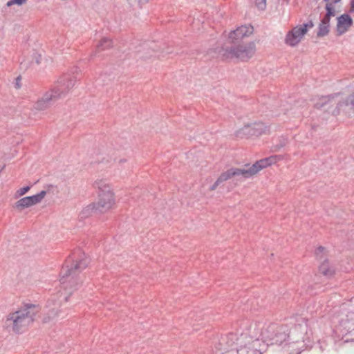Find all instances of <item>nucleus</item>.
Returning a JSON list of instances; mask_svg holds the SVG:
<instances>
[{
  "label": "nucleus",
  "instance_id": "nucleus-30",
  "mask_svg": "<svg viewBox=\"0 0 354 354\" xmlns=\"http://www.w3.org/2000/svg\"><path fill=\"white\" fill-rule=\"evenodd\" d=\"M350 12L351 14L354 13V0L351 2V8H350Z\"/></svg>",
  "mask_w": 354,
  "mask_h": 354
},
{
  "label": "nucleus",
  "instance_id": "nucleus-1",
  "mask_svg": "<svg viewBox=\"0 0 354 354\" xmlns=\"http://www.w3.org/2000/svg\"><path fill=\"white\" fill-rule=\"evenodd\" d=\"M270 337L266 334L259 325L250 326L245 332L239 337L236 334L231 333L227 336L223 342L226 344L230 351H225L223 354H262L266 351L268 343L266 342Z\"/></svg>",
  "mask_w": 354,
  "mask_h": 354
},
{
  "label": "nucleus",
  "instance_id": "nucleus-2",
  "mask_svg": "<svg viewBox=\"0 0 354 354\" xmlns=\"http://www.w3.org/2000/svg\"><path fill=\"white\" fill-rule=\"evenodd\" d=\"M89 263L88 259L82 254L75 261H73L71 266H66L63 268V275L60 279V283L64 290V301H67L72 292L77 289L80 282L77 278V273L85 269Z\"/></svg>",
  "mask_w": 354,
  "mask_h": 354
},
{
  "label": "nucleus",
  "instance_id": "nucleus-15",
  "mask_svg": "<svg viewBox=\"0 0 354 354\" xmlns=\"http://www.w3.org/2000/svg\"><path fill=\"white\" fill-rule=\"evenodd\" d=\"M253 30L252 26H241L230 33L229 39L231 42L238 41L245 37H248L252 35Z\"/></svg>",
  "mask_w": 354,
  "mask_h": 354
},
{
  "label": "nucleus",
  "instance_id": "nucleus-28",
  "mask_svg": "<svg viewBox=\"0 0 354 354\" xmlns=\"http://www.w3.org/2000/svg\"><path fill=\"white\" fill-rule=\"evenodd\" d=\"M33 59H35V62L39 64L41 63V55L40 54H38V53H34L33 55Z\"/></svg>",
  "mask_w": 354,
  "mask_h": 354
},
{
  "label": "nucleus",
  "instance_id": "nucleus-22",
  "mask_svg": "<svg viewBox=\"0 0 354 354\" xmlns=\"http://www.w3.org/2000/svg\"><path fill=\"white\" fill-rule=\"evenodd\" d=\"M30 187L29 186H26V187L19 189L16 192L15 196L19 197V196L24 195L26 193H27L30 190Z\"/></svg>",
  "mask_w": 354,
  "mask_h": 354
},
{
  "label": "nucleus",
  "instance_id": "nucleus-7",
  "mask_svg": "<svg viewBox=\"0 0 354 354\" xmlns=\"http://www.w3.org/2000/svg\"><path fill=\"white\" fill-rule=\"evenodd\" d=\"M222 52V55L227 59L236 57L242 61H247L254 55L256 46L254 42H250L246 44L239 45L230 50L227 48L223 49Z\"/></svg>",
  "mask_w": 354,
  "mask_h": 354
},
{
  "label": "nucleus",
  "instance_id": "nucleus-14",
  "mask_svg": "<svg viewBox=\"0 0 354 354\" xmlns=\"http://www.w3.org/2000/svg\"><path fill=\"white\" fill-rule=\"evenodd\" d=\"M306 29H301L299 26L289 31L285 38V43L292 47L296 46L304 37Z\"/></svg>",
  "mask_w": 354,
  "mask_h": 354
},
{
  "label": "nucleus",
  "instance_id": "nucleus-3",
  "mask_svg": "<svg viewBox=\"0 0 354 354\" xmlns=\"http://www.w3.org/2000/svg\"><path fill=\"white\" fill-rule=\"evenodd\" d=\"M317 109H324L334 115L344 114L348 117L354 116V93L342 100L333 97H320L315 104Z\"/></svg>",
  "mask_w": 354,
  "mask_h": 354
},
{
  "label": "nucleus",
  "instance_id": "nucleus-11",
  "mask_svg": "<svg viewBox=\"0 0 354 354\" xmlns=\"http://www.w3.org/2000/svg\"><path fill=\"white\" fill-rule=\"evenodd\" d=\"M266 334H269L270 337L268 338V340L272 341L270 344H280L283 342L288 334L283 327L276 328L274 325H270L264 329Z\"/></svg>",
  "mask_w": 354,
  "mask_h": 354
},
{
  "label": "nucleus",
  "instance_id": "nucleus-23",
  "mask_svg": "<svg viewBox=\"0 0 354 354\" xmlns=\"http://www.w3.org/2000/svg\"><path fill=\"white\" fill-rule=\"evenodd\" d=\"M257 7L261 10H263L266 7V0H255Z\"/></svg>",
  "mask_w": 354,
  "mask_h": 354
},
{
  "label": "nucleus",
  "instance_id": "nucleus-16",
  "mask_svg": "<svg viewBox=\"0 0 354 354\" xmlns=\"http://www.w3.org/2000/svg\"><path fill=\"white\" fill-rule=\"evenodd\" d=\"M353 19L348 14H344L337 17L336 31L337 35L346 32L353 25Z\"/></svg>",
  "mask_w": 354,
  "mask_h": 354
},
{
  "label": "nucleus",
  "instance_id": "nucleus-17",
  "mask_svg": "<svg viewBox=\"0 0 354 354\" xmlns=\"http://www.w3.org/2000/svg\"><path fill=\"white\" fill-rule=\"evenodd\" d=\"M284 158L283 155H274L271 156L268 158H266L261 159L260 160L256 161L253 165L255 169V171L257 174L263 168H266L268 166L274 165L277 162L282 160Z\"/></svg>",
  "mask_w": 354,
  "mask_h": 354
},
{
  "label": "nucleus",
  "instance_id": "nucleus-6",
  "mask_svg": "<svg viewBox=\"0 0 354 354\" xmlns=\"http://www.w3.org/2000/svg\"><path fill=\"white\" fill-rule=\"evenodd\" d=\"M257 172L253 164H246L241 167H231L222 172L214 183L209 187L210 191H214L224 182L234 178L236 181H242L255 176Z\"/></svg>",
  "mask_w": 354,
  "mask_h": 354
},
{
  "label": "nucleus",
  "instance_id": "nucleus-19",
  "mask_svg": "<svg viewBox=\"0 0 354 354\" xmlns=\"http://www.w3.org/2000/svg\"><path fill=\"white\" fill-rule=\"evenodd\" d=\"M319 272L324 275L330 277L335 274L334 268L330 266L328 261H324L319 266Z\"/></svg>",
  "mask_w": 354,
  "mask_h": 354
},
{
  "label": "nucleus",
  "instance_id": "nucleus-4",
  "mask_svg": "<svg viewBox=\"0 0 354 354\" xmlns=\"http://www.w3.org/2000/svg\"><path fill=\"white\" fill-rule=\"evenodd\" d=\"M38 311V307L35 305H24L18 310L8 315L6 320V326L15 333H21L32 323Z\"/></svg>",
  "mask_w": 354,
  "mask_h": 354
},
{
  "label": "nucleus",
  "instance_id": "nucleus-5",
  "mask_svg": "<svg viewBox=\"0 0 354 354\" xmlns=\"http://www.w3.org/2000/svg\"><path fill=\"white\" fill-rule=\"evenodd\" d=\"M93 186L97 190V201L86 207L84 211L95 209L100 212H105L112 209L115 204L112 185L105 179H97L94 182Z\"/></svg>",
  "mask_w": 354,
  "mask_h": 354
},
{
  "label": "nucleus",
  "instance_id": "nucleus-18",
  "mask_svg": "<svg viewBox=\"0 0 354 354\" xmlns=\"http://www.w3.org/2000/svg\"><path fill=\"white\" fill-rule=\"evenodd\" d=\"M47 308H48L47 313L44 317V322L47 323L54 320L59 313L60 303L54 302V300L48 301Z\"/></svg>",
  "mask_w": 354,
  "mask_h": 354
},
{
  "label": "nucleus",
  "instance_id": "nucleus-29",
  "mask_svg": "<svg viewBox=\"0 0 354 354\" xmlns=\"http://www.w3.org/2000/svg\"><path fill=\"white\" fill-rule=\"evenodd\" d=\"M324 251H325V248L324 247H322V246H319L316 250V254L318 256L319 254L323 253Z\"/></svg>",
  "mask_w": 354,
  "mask_h": 354
},
{
  "label": "nucleus",
  "instance_id": "nucleus-8",
  "mask_svg": "<svg viewBox=\"0 0 354 354\" xmlns=\"http://www.w3.org/2000/svg\"><path fill=\"white\" fill-rule=\"evenodd\" d=\"M267 131V127L262 122H255L244 125L236 131V137L240 139H248L259 137Z\"/></svg>",
  "mask_w": 354,
  "mask_h": 354
},
{
  "label": "nucleus",
  "instance_id": "nucleus-12",
  "mask_svg": "<svg viewBox=\"0 0 354 354\" xmlns=\"http://www.w3.org/2000/svg\"><path fill=\"white\" fill-rule=\"evenodd\" d=\"M48 192V190H42L39 194L34 196L22 198L15 203V207L19 210H22L24 208L39 203L45 197Z\"/></svg>",
  "mask_w": 354,
  "mask_h": 354
},
{
  "label": "nucleus",
  "instance_id": "nucleus-31",
  "mask_svg": "<svg viewBox=\"0 0 354 354\" xmlns=\"http://www.w3.org/2000/svg\"><path fill=\"white\" fill-rule=\"evenodd\" d=\"M127 162V160H126V159H120V160H119V163H120V164H123V163H124V162Z\"/></svg>",
  "mask_w": 354,
  "mask_h": 354
},
{
  "label": "nucleus",
  "instance_id": "nucleus-13",
  "mask_svg": "<svg viewBox=\"0 0 354 354\" xmlns=\"http://www.w3.org/2000/svg\"><path fill=\"white\" fill-rule=\"evenodd\" d=\"M75 82L76 77L72 73L64 74L58 79L57 84L53 89H59L62 97L73 87Z\"/></svg>",
  "mask_w": 354,
  "mask_h": 354
},
{
  "label": "nucleus",
  "instance_id": "nucleus-24",
  "mask_svg": "<svg viewBox=\"0 0 354 354\" xmlns=\"http://www.w3.org/2000/svg\"><path fill=\"white\" fill-rule=\"evenodd\" d=\"M286 143H287L286 140L283 139V140L280 141L279 144L276 145L275 146L273 147V151H279L280 149H281L282 147L286 146Z\"/></svg>",
  "mask_w": 354,
  "mask_h": 354
},
{
  "label": "nucleus",
  "instance_id": "nucleus-9",
  "mask_svg": "<svg viewBox=\"0 0 354 354\" xmlns=\"http://www.w3.org/2000/svg\"><path fill=\"white\" fill-rule=\"evenodd\" d=\"M59 98H61L59 89H52L46 92L42 97L39 99L35 103L33 108L37 111L45 110L50 107Z\"/></svg>",
  "mask_w": 354,
  "mask_h": 354
},
{
  "label": "nucleus",
  "instance_id": "nucleus-27",
  "mask_svg": "<svg viewBox=\"0 0 354 354\" xmlns=\"http://www.w3.org/2000/svg\"><path fill=\"white\" fill-rule=\"evenodd\" d=\"M21 77L20 76L17 77L15 79V87L17 89H19V88H21Z\"/></svg>",
  "mask_w": 354,
  "mask_h": 354
},
{
  "label": "nucleus",
  "instance_id": "nucleus-20",
  "mask_svg": "<svg viewBox=\"0 0 354 354\" xmlns=\"http://www.w3.org/2000/svg\"><path fill=\"white\" fill-rule=\"evenodd\" d=\"M112 46V41L108 38H103L97 46V50L101 51Z\"/></svg>",
  "mask_w": 354,
  "mask_h": 354
},
{
  "label": "nucleus",
  "instance_id": "nucleus-25",
  "mask_svg": "<svg viewBox=\"0 0 354 354\" xmlns=\"http://www.w3.org/2000/svg\"><path fill=\"white\" fill-rule=\"evenodd\" d=\"M342 0H324L326 2V4L330 3L332 6H335L337 8H340V2Z\"/></svg>",
  "mask_w": 354,
  "mask_h": 354
},
{
  "label": "nucleus",
  "instance_id": "nucleus-26",
  "mask_svg": "<svg viewBox=\"0 0 354 354\" xmlns=\"http://www.w3.org/2000/svg\"><path fill=\"white\" fill-rule=\"evenodd\" d=\"M299 26L300 28H301V29L305 28V29H306V30H305V34H306V33H307V32H308V28H313V27L314 26V24H313V22L312 21H309V22H308V23H307V24H304L300 25V26Z\"/></svg>",
  "mask_w": 354,
  "mask_h": 354
},
{
  "label": "nucleus",
  "instance_id": "nucleus-21",
  "mask_svg": "<svg viewBox=\"0 0 354 354\" xmlns=\"http://www.w3.org/2000/svg\"><path fill=\"white\" fill-rule=\"evenodd\" d=\"M28 0H10L7 2V6L10 7L13 5L22 6L27 2Z\"/></svg>",
  "mask_w": 354,
  "mask_h": 354
},
{
  "label": "nucleus",
  "instance_id": "nucleus-10",
  "mask_svg": "<svg viewBox=\"0 0 354 354\" xmlns=\"http://www.w3.org/2000/svg\"><path fill=\"white\" fill-rule=\"evenodd\" d=\"M339 8L332 6L330 3L326 4V14L319 24L317 37H322L327 35L330 31V17H334L339 11Z\"/></svg>",
  "mask_w": 354,
  "mask_h": 354
}]
</instances>
